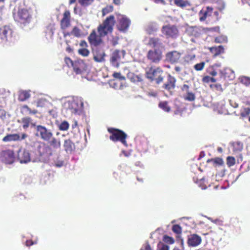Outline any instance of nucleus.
I'll list each match as a JSON object with an SVG mask.
<instances>
[{
	"label": "nucleus",
	"instance_id": "nucleus-4",
	"mask_svg": "<svg viewBox=\"0 0 250 250\" xmlns=\"http://www.w3.org/2000/svg\"><path fill=\"white\" fill-rule=\"evenodd\" d=\"M32 127H34L35 135L44 141L49 142L52 138L53 133L52 131L42 125H36L31 124Z\"/></svg>",
	"mask_w": 250,
	"mask_h": 250
},
{
	"label": "nucleus",
	"instance_id": "nucleus-20",
	"mask_svg": "<svg viewBox=\"0 0 250 250\" xmlns=\"http://www.w3.org/2000/svg\"><path fill=\"white\" fill-rule=\"evenodd\" d=\"M88 41L91 45L95 46L99 45L102 42L100 37L97 36L95 31L90 34L88 37Z\"/></svg>",
	"mask_w": 250,
	"mask_h": 250
},
{
	"label": "nucleus",
	"instance_id": "nucleus-60",
	"mask_svg": "<svg viewBox=\"0 0 250 250\" xmlns=\"http://www.w3.org/2000/svg\"><path fill=\"white\" fill-rule=\"evenodd\" d=\"M34 244V243L31 241V240H27L26 241V245L27 246H32L33 245V244Z\"/></svg>",
	"mask_w": 250,
	"mask_h": 250
},
{
	"label": "nucleus",
	"instance_id": "nucleus-33",
	"mask_svg": "<svg viewBox=\"0 0 250 250\" xmlns=\"http://www.w3.org/2000/svg\"><path fill=\"white\" fill-rule=\"evenodd\" d=\"M113 10V7L112 6L109 5L106 6L105 8L102 9V16L104 17L106 15L111 13Z\"/></svg>",
	"mask_w": 250,
	"mask_h": 250
},
{
	"label": "nucleus",
	"instance_id": "nucleus-27",
	"mask_svg": "<svg viewBox=\"0 0 250 250\" xmlns=\"http://www.w3.org/2000/svg\"><path fill=\"white\" fill-rule=\"evenodd\" d=\"M19 140V134H8L2 139V141L5 142L17 141Z\"/></svg>",
	"mask_w": 250,
	"mask_h": 250
},
{
	"label": "nucleus",
	"instance_id": "nucleus-58",
	"mask_svg": "<svg viewBox=\"0 0 250 250\" xmlns=\"http://www.w3.org/2000/svg\"><path fill=\"white\" fill-rule=\"evenodd\" d=\"M207 218L210 221H211L212 222H213V223H215V224H218V223L219 222V220L218 219H215V220H213L210 217H207Z\"/></svg>",
	"mask_w": 250,
	"mask_h": 250
},
{
	"label": "nucleus",
	"instance_id": "nucleus-43",
	"mask_svg": "<svg viewBox=\"0 0 250 250\" xmlns=\"http://www.w3.org/2000/svg\"><path fill=\"white\" fill-rule=\"evenodd\" d=\"M172 230L177 234H180L182 232L181 227L178 225H174L172 227Z\"/></svg>",
	"mask_w": 250,
	"mask_h": 250
},
{
	"label": "nucleus",
	"instance_id": "nucleus-47",
	"mask_svg": "<svg viewBox=\"0 0 250 250\" xmlns=\"http://www.w3.org/2000/svg\"><path fill=\"white\" fill-rule=\"evenodd\" d=\"M64 162L62 160H56L54 162V165L55 167H61L63 166Z\"/></svg>",
	"mask_w": 250,
	"mask_h": 250
},
{
	"label": "nucleus",
	"instance_id": "nucleus-36",
	"mask_svg": "<svg viewBox=\"0 0 250 250\" xmlns=\"http://www.w3.org/2000/svg\"><path fill=\"white\" fill-rule=\"evenodd\" d=\"M78 53L83 57H86L89 54V51L86 48H81L78 50Z\"/></svg>",
	"mask_w": 250,
	"mask_h": 250
},
{
	"label": "nucleus",
	"instance_id": "nucleus-37",
	"mask_svg": "<svg viewBox=\"0 0 250 250\" xmlns=\"http://www.w3.org/2000/svg\"><path fill=\"white\" fill-rule=\"evenodd\" d=\"M210 51L217 50L216 54L217 55L223 52L224 48L222 46H219L217 47H211L210 48Z\"/></svg>",
	"mask_w": 250,
	"mask_h": 250
},
{
	"label": "nucleus",
	"instance_id": "nucleus-49",
	"mask_svg": "<svg viewBox=\"0 0 250 250\" xmlns=\"http://www.w3.org/2000/svg\"><path fill=\"white\" fill-rule=\"evenodd\" d=\"M250 114V108L247 107L245 108L243 111L241 112V116L243 117H246L248 116Z\"/></svg>",
	"mask_w": 250,
	"mask_h": 250
},
{
	"label": "nucleus",
	"instance_id": "nucleus-2",
	"mask_svg": "<svg viewBox=\"0 0 250 250\" xmlns=\"http://www.w3.org/2000/svg\"><path fill=\"white\" fill-rule=\"evenodd\" d=\"M62 102L63 110L68 115L72 114L80 115L83 111V102L81 97L62 98L60 99Z\"/></svg>",
	"mask_w": 250,
	"mask_h": 250
},
{
	"label": "nucleus",
	"instance_id": "nucleus-40",
	"mask_svg": "<svg viewBox=\"0 0 250 250\" xmlns=\"http://www.w3.org/2000/svg\"><path fill=\"white\" fill-rule=\"evenodd\" d=\"M23 109L25 110L26 112H28L29 114H35L37 113V110H32L27 105H25L22 107Z\"/></svg>",
	"mask_w": 250,
	"mask_h": 250
},
{
	"label": "nucleus",
	"instance_id": "nucleus-34",
	"mask_svg": "<svg viewBox=\"0 0 250 250\" xmlns=\"http://www.w3.org/2000/svg\"><path fill=\"white\" fill-rule=\"evenodd\" d=\"M69 126V123L67 121H64L59 125V128L61 130L65 131L68 129Z\"/></svg>",
	"mask_w": 250,
	"mask_h": 250
},
{
	"label": "nucleus",
	"instance_id": "nucleus-15",
	"mask_svg": "<svg viewBox=\"0 0 250 250\" xmlns=\"http://www.w3.org/2000/svg\"><path fill=\"white\" fill-rule=\"evenodd\" d=\"M37 150L41 156L44 158H48L51 155L50 147L44 143H41L37 147Z\"/></svg>",
	"mask_w": 250,
	"mask_h": 250
},
{
	"label": "nucleus",
	"instance_id": "nucleus-26",
	"mask_svg": "<svg viewBox=\"0 0 250 250\" xmlns=\"http://www.w3.org/2000/svg\"><path fill=\"white\" fill-rule=\"evenodd\" d=\"M60 137L55 138L52 136V139L48 142L50 145L54 149H59L61 147Z\"/></svg>",
	"mask_w": 250,
	"mask_h": 250
},
{
	"label": "nucleus",
	"instance_id": "nucleus-46",
	"mask_svg": "<svg viewBox=\"0 0 250 250\" xmlns=\"http://www.w3.org/2000/svg\"><path fill=\"white\" fill-rule=\"evenodd\" d=\"M204 66H205V62H202L201 63H197V64H195L194 65V67L196 70L201 71L204 68Z\"/></svg>",
	"mask_w": 250,
	"mask_h": 250
},
{
	"label": "nucleus",
	"instance_id": "nucleus-61",
	"mask_svg": "<svg viewBox=\"0 0 250 250\" xmlns=\"http://www.w3.org/2000/svg\"><path fill=\"white\" fill-rule=\"evenodd\" d=\"M54 28L53 27H51L49 31L48 32L49 35L50 37H52L54 34Z\"/></svg>",
	"mask_w": 250,
	"mask_h": 250
},
{
	"label": "nucleus",
	"instance_id": "nucleus-8",
	"mask_svg": "<svg viewBox=\"0 0 250 250\" xmlns=\"http://www.w3.org/2000/svg\"><path fill=\"white\" fill-rule=\"evenodd\" d=\"M125 51L124 50H115L111 54L110 62L112 66L118 68L121 63H123L122 60L124 58Z\"/></svg>",
	"mask_w": 250,
	"mask_h": 250
},
{
	"label": "nucleus",
	"instance_id": "nucleus-19",
	"mask_svg": "<svg viewBox=\"0 0 250 250\" xmlns=\"http://www.w3.org/2000/svg\"><path fill=\"white\" fill-rule=\"evenodd\" d=\"M175 78L170 75H168L167 82L163 85V87L164 88L168 90L173 89L175 87Z\"/></svg>",
	"mask_w": 250,
	"mask_h": 250
},
{
	"label": "nucleus",
	"instance_id": "nucleus-7",
	"mask_svg": "<svg viewBox=\"0 0 250 250\" xmlns=\"http://www.w3.org/2000/svg\"><path fill=\"white\" fill-rule=\"evenodd\" d=\"M109 132L111 133L110 139L113 142L120 141L125 146H127L125 140L127 135L123 131L111 128L108 129Z\"/></svg>",
	"mask_w": 250,
	"mask_h": 250
},
{
	"label": "nucleus",
	"instance_id": "nucleus-44",
	"mask_svg": "<svg viewBox=\"0 0 250 250\" xmlns=\"http://www.w3.org/2000/svg\"><path fill=\"white\" fill-rule=\"evenodd\" d=\"M175 4L181 7H185L187 5V2L184 0H175Z\"/></svg>",
	"mask_w": 250,
	"mask_h": 250
},
{
	"label": "nucleus",
	"instance_id": "nucleus-50",
	"mask_svg": "<svg viewBox=\"0 0 250 250\" xmlns=\"http://www.w3.org/2000/svg\"><path fill=\"white\" fill-rule=\"evenodd\" d=\"M211 86L218 91L222 92L223 91V89L222 88L221 85L220 84H214L213 85H211Z\"/></svg>",
	"mask_w": 250,
	"mask_h": 250
},
{
	"label": "nucleus",
	"instance_id": "nucleus-42",
	"mask_svg": "<svg viewBox=\"0 0 250 250\" xmlns=\"http://www.w3.org/2000/svg\"><path fill=\"white\" fill-rule=\"evenodd\" d=\"M216 42L222 43L227 42V37L225 36H221L215 38Z\"/></svg>",
	"mask_w": 250,
	"mask_h": 250
},
{
	"label": "nucleus",
	"instance_id": "nucleus-17",
	"mask_svg": "<svg viewBox=\"0 0 250 250\" xmlns=\"http://www.w3.org/2000/svg\"><path fill=\"white\" fill-rule=\"evenodd\" d=\"M181 53L176 51H173L169 52L167 53L166 58V60L171 63L177 62L181 57Z\"/></svg>",
	"mask_w": 250,
	"mask_h": 250
},
{
	"label": "nucleus",
	"instance_id": "nucleus-10",
	"mask_svg": "<svg viewBox=\"0 0 250 250\" xmlns=\"http://www.w3.org/2000/svg\"><path fill=\"white\" fill-rule=\"evenodd\" d=\"M162 33L166 36L167 38H176L179 35L177 28L174 25H166L163 27Z\"/></svg>",
	"mask_w": 250,
	"mask_h": 250
},
{
	"label": "nucleus",
	"instance_id": "nucleus-35",
	"mask_svg": "<svg viewBox=\"0 0 250 250\" xmlns=\"http://www.w3.org/2000/svg\"><path fill=\"white\" fill-rule=\"evenodd\" d=\"M31 122V119L29 117H26L22 119V123H23V128L24 129H26L29 127V124Z\"/></svg>",
	"mask_w": 250,
	"mask_h": 250
},
{
	"label": "nucleus",
	"instance_id": "nucleus-56",
	"mask_svg": "<svg viewBox=\"0 0 250 250\" xmlns=\"http://www.w3.org/2000/svg\"><path fill=\"white\" fill-rule=\"evenodd\" d=\"M28 135L26 133H22L21 136L19 135V141H22L24 140L25 138L27 137Z\"/></svg>",
	"mask_w": 250,
	"mask_h": 250
},
{
	"label": "nucleus",
	"instance_id": "nucleus-32",
	"mask_svg": "<svg viewBox=\"0 0 250 250\" xmlns=\"http://www.w3.org/2000/svg\"><path fill=\"white\" fill-rule=\"evenodd\" d=\"M71 34L78 38L81 37L83 36L82 32L77 27L73 28L71 32Z\"/></svg>",
	"mask_w": 250,
	"mask_h": 250
},
{
	"label": "nucleus",
	"instance_id": "nucleus-16",
	"mask_svg": "<svg viewBox=\"0 0 250 250\" xmlns=\"http://www.w3.org/2000/svg\"><path fill=\"white\" fill-rule=\"evenodd\" d=\"M201 242V237L196 234L190 235L188 240V244L191 247H196L199 245Z\"/></svg>",
	"mask_w": 250,
	"mask_h": 250
},
{
	"label": "nucleus",
	"instance_id": "nucleus-51",
	"mask_svg": "<svg viewBox=\"0 0 250 250\" xmlns=\"http://www.w3.org/2000/svg\"><path fill=\"white\" fill-rule=\"evenodd\" d=\"M189 86L188 85L186 84H184L181 87V90H182V91L185 92L186 93L189 91Z\"/></svg>",
	"mask_w": 250,
	"mask_h": 250
},
{
	"label": "nucleus",
	"instance_id": "nucleus-38",
	"mask_svg": "<svg viewBox=\"0 0 250 250\" xmlns=\"http://www.w3.org/2000/svg\"><path fill=\"white\" fill-rule=\"evenodd\" d=\"M241 82L246 85H249L250 84V78L246 76L241 77L240 78Z\"/></svg>",
	"mask_w": 250,
	"mask_h": 250
},
{
	"label": "nucleus",
	"instance_id": "nucleus-63",
	"mask_svg": "<svg viewBox=\"0 0 250 250\" xmlns=\"http://www.w3.org/2000/svg\"><path fill=\"white\" fill-rule=\"evenodd\" d=\"M77 126H78V122H77V121H75H75L73 122V124L72 125V128H73V129H74V128H75L77 127Z\"/></svg>",
	"mask_w": 250,
	"mask_h": 250
},
{
	"label": "nucleus",
	"instance_id": "nucleus-25",
	"mask_svg": "<svg viewBox=\"0 0 250 250\" xmlns=\"http://www.w3.org/2000/svg\"><path fill=\"white\" fill-rule=\"evenodd\" d=\"M187 33L191 36H198L200 34V29L196 26L188 27L186 29Z\"/></svg>",
	"mask_w": 250,
	"mask_h": 250
},
{
	"label": "nucleus",
	"instance_id": "nucleus-54",
	"mask_svg": "<svg viewBox=\"0 0 250 250\" xmlns=\"http://www.w3.org/2000/svg\"><path fill=\"white\" fill-rule=\"evenodd\" d=\"M147 95L150 97H156L157 96V93L154 91H148L146 93Z\"/></svg>",
	"mask_w": 250,
	"mask_h": 250
},
{
	"label": "nucleus",
	"instance_id": "nucleus-52",
	"mask_svg": "<svg viewBox=\"0 0 250 250\" xmlns=\"http://www.w3.org/2000/svg\"><path fill=\"white\" fill-rule=\"evenodd\" d=\"M140 250H152L150 246V245L146 243L141 248Z\"/></svg>",
	"mask_w": 250,
	"mask_h": 250
},
{
	"label": "nucleus",
	"instance_id": "nucleus-14",
	"mask_svg": "<svg viewBox=\"0 0 250 250\" xmlns=\"http://www.w3.org/2000/svg\"><path fill=\"white\" fill-rule=\"evenodd\" d=\"M14 154L12 150H4L1 153L0 159L3 162H4L5 164H12L14 162Z\"/></svg>",
	"mask_w": 250,
	"mask_h": 250
},
{
	"label": "nucleus",
	"instance_id": "nucleus-9",
	"mask_svg": "<svg viewBox=\"0 0 250 250\" xmlns=\"http://www.w3.org/2000/svg\"><path fill=\"white\" fill-rule=\"evenodd\" d=\"M65 62L69 65V63L73 68L74 71L77 74H81L83 71L86 70L87 65L82 60H78L73 62L70 58H66Z\"/></svg>",
	"mask_w": 250,
	"mask_h": 250
},
{
	"label": "nucleus",
	"instance_id": "nucleus-55",
	"mask_svg": "<svg viewBox=\"0 0 250 250\" xmlns=\"http://www.w3.org/2000/svg\"><path fill=\"white\" fill-rule=\"evenodd\" d=\"M6 116V112L3 110L0 109V118L4 119Z\"/></svg>",
	"mask_w": 250,
	"mask_h": 250
},
{
	"label": "nucleus",
	"instance_id": "nucleus-22",
	"mask_svg": "<svg viewBox=\"0 0 250 250\" xmlns=\"http://www.w3.org/2000/svg\"><path fill=\"white\" fill-rule=\"evenodd\" d=\"M70 14L69 11H65L63 15V18L61 21V26L62 28L67 27L70 24Z\"/></svg>",
	"mask_w": 250,
	"mask_h": 250
},
{
	"label": "nucleus",
	"instance_id": "nucleus-1",
	"mask_svg": "<svg viewBox=\"0 0 250 250\" xmlns=\"http://www.w3.org/2000/svg\"><path fill=\"white\" fill-rule=\"evenodd\" d=\"M148 44L152 47L148 50L146 54L147 61L153 64H159L163 58V52L165 50V45L158 38H150Z\"/></svg>",
	"mask_w": 250,
	"mask_h": 250
},
{
	"label": "nucleus",
	"instance_id": "nucleus-59",
	"mask_svg": "<svg viewBox=\"0 0 250 250\" xmlns=\"http://www.w3.org/2000/svg\"><path fill=\"white\" fill-rule=\"evenodd\" d=\"M214 162L218 165H221L223 163V161L221 159H217L214 161Z\"/></svg>",
	"mask_w": 250,
	"mask_h": 250
},
{
	"label": "nucleus",
	"instance_id": "nucleus-62",
	"mask_svg": "<svg viewBox=\"0 0 250 250\" xmlns=\"http://www.w3.org/2000/svg\"><path fill=\"white\" fill-rule=\"evenodd\" d=\"M80 45L83 47H86V46H87V43L85 41H82L80 42Z\"/></svg>",
	"mask_w": 250,
	"mask_h": 250
},
{
	"label": "nucleus",
	"instance_id": "nucleus-39",
	"mask_svg": "<svg viewBox=\"0 0 250 250\" xmlns=\"http://www.w3.org/2000/svg\"><path fill=\"white\" fill-rule=\"evenodd\" d=\"M227 165L229 167L233 166L235 163V159L234 157L229 156L227 159Z\"/></svg>",
	"mask_w": 250,
	"mask_h": 250
},
{
	"label": "nucleus",
	"instance_id": "nucleus-13",
	"mask_svg": "<svg viewBox=\"0 0 250 250\" xmlns=\"http://www.w3.org/2000/svg\"><path fill=\"white\" fill-rule=\"evenodd\" d=\"M118 21H119V29L120 31H126L131 23L130 20L125 16L118 15Z\"/></svg>",
	"mask_w": 250,
	"mask_h": 250
},
{
	"label": "nucleus",
	"instance_id": "nucleus-12",
	"mask_svg": "<svg viewBox=\"0 0 250 250\" xmlns=\"http://www.w3.org/2000/svg\"><path fill=\"white\" fill-rule=\"evenodd\" d=\"M12 30L7 26L0 28V40L2 42L10 41L12 38Z\"/></svg>",
	"mask_w": 250,
	"mask_h": 250
},
{
	"label": "nucleus",
	"instance_id": "nucleus-53",
	"mask_svg": "<svg viewBox=\"0 0 250 250\" xmlns=\"http://www.w3.org/2000/svg\"><path fill=\"white\" fill-rule=\"evenodd\" d=\"M229 103L230 105L234 108H237L238 107V104L232 100H230L229 101Z\"/></svg>",
	"mask_w": 250,
	"mask_h": 250
},
{
	"label": "nucleus",
	"instance_id": "nucleus-24",
	"mask_svg": "<svg viewBox=\"0 0 250 250\" xmlns=\"http://www.w3.org/2000/svg\"><path fill=\"white\" fill-rule=\"evenodd\" d=\"M214 110H216L219 114H225L227 110L225 108V102L221 101L214 105Z\"/></svg>",
	"mask_w": 250,
	"mask_h": 250
},
{
	"label": "nucleus",
	"instance_id": "nucleus-11",
	"mask_svg": "<svg viewBox=\"0 0 250 250\" xmlns=\"http://www.w3.org/2000/svg\"><path fill=\"white\" fill-rule=\"evenodd\" d=\"M18 160L21 164H27L31 161L30 152L25 149H20L18 152Z\"/></svg>",
	"mask_w": 250,
	"mask_h": 250
},
{
	"label": "nucleus",
	"instance_id": "nucleus-6",
	"mask_svg": "<svg viewBox=\"0 0 250 250\" xmlns=\"http://www.w3.org/2000/svg\"><path fill=\"white\" fill-rule=\"evenodd\" d=\"M13 17L16 21L26 24L31 21L32 14L29 9L25 8H21L18 9L17 13H13Z\"/></svg>",
	"mask_w": 250,
	"mask_h": 250
},
{
	"label": "nucleus",
	"instance_id": "nucleus-3",
	"mask_svg": "<svg viewBox=\"0 0 250 250\" xmlns=\"http://www.w3.org/2000/svg\"><path fill=\"white\" fill-rule=\"evenodd\" d=\"M146 76L150 81L159 84L163 81L165 74L160 67H150L146 69Z\"/></svg>",
	"mask_w": 250,
	"mask_h": 250
},
{
	"label": "nucleus",
	"instance_id": "nucleus-30",
	"mask_svg": "<svg viewBox=\"0 0 250 250\" xmlns=\"http://www.w3.org/2000/svg\"><path fill=\"white\" fill-rule=\"evenodd\" d=\"M159 107L167 112H169L170 110V107L168 105L167 102L166 101L160 102Z\"/></svg>",
	"mask_w": 250,
	"mask_h": 250
},
{
	"label": "nucleus",
	"instance_id": "nucleus-29",
	"mask_svg": "<svg viewBox=\"0 0 250 250\" xmlns=\"http://www.w3.org/2000/svg\"><path fill=\"white\" fill-rule=\"evenodd\" d=\"M183 97L185 100L189 102L194 101L195 99V94L193 93L190 91L186 93V94L184 95Z\"/></svg>",
	"mask_w": 250,
	"mask_h": 250
},
{
	"label": "nucleus",
	"instance_id": "nucleus-23",
	"mask_svg": "<svg viewBox=\"0 0 250 250\" xmlns=\"http://www.w3.org/2000/svg\"><path fill=\"white\" fill-rule=\"evenodd\" d=\"M63 146L67 153H71L75 148V145L69 140H65Z\"/></svg>",
	"mask_w": 250,
	"mask_h": 250
},
{
	"label": "nucleus",
	"instance_id": "nucleus-41",
	"mask_svg": "<svg viewBox=\"0 0 250 250\" xmlns=\"http://www.w3.org/2000/svg\"><path fill=\"white\" fill-rule=\"evenodd\" d=\"M234 151H240L243 149V145L241 143H236L233 144Z\"/></svg>",
	"mask_w": 250,
	"mask_h": 250
},
{
	"label": "nucleus",
	"instance_id": "nucleus-48",
	"mask_svg": "<svg viewBox=\"0 0 250 250\" xmlns=\"http://www.w3.org/2000/svg\"><path fill=\"white\" fill-rule=\"evenodd\" d=\"M113 76L120 80H125V78L124 76H122L120 72H115L113 74Z\"/></svg>",
	"mask_w": 250,
	"mask_h": 250
},
{
	"label": "nucleus",
	"instance_id": "nucleus-57",
	"mask_svg": "<svg viewBox=\"0 0 250 250\" xmlns=\"http://www.w3.org/2000/svg\"><path fill=\"white\" fill-rule=\"evenodd\" d=\"M157 30L156 28H153L152 29L150 28V26H148L146 29V31L149 34H152L154 31H155Z\"/></svg>",
	"mask_w": 250,
	"mask_h": 250
},
{
	"label": "nucleus",
	"instance_id": "nucleus-21",
	"mask_svg": "<svg viewBox=\"0 0 250 250\" xmlns=\"http://www.w3.org/2000/svg\"><path fill=\"white\" fill-rule=\"evenodd\" d=\"M31 90H20L18 92V100L21 102H24L31 97Z\"/></svg>",
	"mask_w": 250,
	"mask_h": 250
},
{
	"label": "nucleus",
	"instance_id": "nucleus-18",
	"mask_svg": "<svg viewBox=\"0 0 250 250\" xmlns=\"http://www.w3.org/2000/svg\"><path fill=\"white\" fill-rule=\"evenodd\" d=\"M212 8L209 7H207L203 8L199 13V20L201 21H204L207 18L211 15Z\"/></svg>",
	"mask_w": 250,
	"mask_h": 250
},
{
	"label": "nucleus",
	"instance_id": "nucleus-31",
	"mask_svg": "<svg viewBox=\"0 0 250 250\" xmlns=\"http://www.w3.org/2000/svg\"><path fill=\"white\" fill-rule=\"evenodd\" d=\"M48 104H49L48 101L45 98H40L37 102V106L40 107H45Z\"/></svg>",
	"mask_w": 250,
	"mask_h": 250
},
{
	"label": "nucleus",
	"instance_id": "nucleus-28",
	"mask_svg": "<svg viewBox=\"0 0 250 250\" xmlns=\"http://www.w3.org/2000/svg\"><path fill=\"white\" fill-rule=\"evenodd\" d=\"M105 53L104 52H97L94 55V60L95 62H101L104 61Z\"/></svg>",
	"mask_w": 250,
	"mask_h": 250
},
{
	"label": "nucleus",
	"instance_id": "nucleus-5",
	"mask_svg": "<svg viewBox=\"0 0 250 250\" xmlns=\"http://www.w3.org/2000/svg\"><path fill=\"white\" fill-rule=\"evenodd\" d=\"M115 23V17L113 15H110L107 17L104 21L103 24L100 25L98 28L100 36H105L108 33L112 32Z\"/></svg>",
	"mask_w": 250,
	"mask_h": 250
},
{
	"label": "nucleus",
	"instance_id": "nucleus-64",
	"mask_svg": "<svg viewBox=\"0 0 250 250\" xmlns=\"http://www.w3.org/2000/svg\"><path fill=\"white\" fill-rule=\"evenodd\" d=\"M160 250H169V247L167 245H164Z\"/></svg>",
	"mask_w": 250,
	"mask_h": 250
},
{
	"label": "nucleus",
	"instance_id": "nucleus-45",
	"mask_svg": "<svg viewBox=\"0 0 250 250\" xmlns=\"http://www.w3.org/2000/svg\"><path fill=\"white\" fill-rule=\"evenodd\" d=\"M93 0H79V2L83 6H87L91 4Z\"/></svg>",
	"mask_w": 250,
	"mask_h": 250
}]
</instances>
